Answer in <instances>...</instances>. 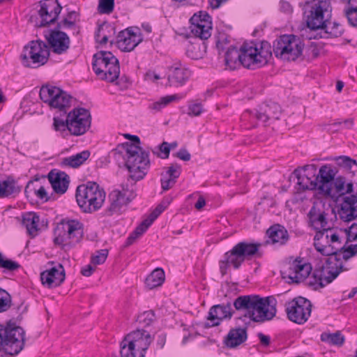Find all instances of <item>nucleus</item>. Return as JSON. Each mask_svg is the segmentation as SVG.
<instances>
[{"mask_svg":"<svg viewBox=\"0 0 357 357\" xmlns=\"http://www.w3.org/2000/svg\"><path fill=\"white\" fill-rule=\"evenodd\" d=\"M119 166H126L132 180L139 181L147 173L150 167L149 153L139 145L125 142L111 151Z\"/></svg>","mask_w":357,"mask_h":357,"instance_id":"1","label":"nucleus"},{"mask_svg":"<svg viewBox=\"0 0 357 357\" xmlns=\"http://www.w3.org/2000/svg\"><path fill=\"white\" fill-rule=\"evenodd\" d=\"M269 297L259 295H243L237 297L233 305L238 311H245V317L255 322H263L273 319L276 313L275 307L271 305Z\"/></svg>","mask_w":357,"mask_h":357,"instance_id":"2","label":"nucleus"},{"mask_svg":"<svg viewBox=\"0 0 357 357\" xmlns=\"http://www.w3.org/2000/svg\"><path fill=\"white\" fill-rule=\"evenodd\" d=\"M259 243L241 241L236 243L230 250L226 252L223 258L219 261L220 272L222 276L227 273L228 269L232 267L235 270L241 268L244 261L251 260L254 257H261Z\"/></svg>","mask_w":357,"mask_h":357,"instance_id":"3","label":"nucleus"},{"mask_svg":"<svg viewBox=\"0 0 357 357\" xmlns=\"http://www.w3.org/2000/svg\"><path fill=\"white\" fill-rule=\"evenodd\" d=\"M324 262L315 265L307 284L313 289L317 290L331 283L342 272L349 270L344 264V260L336 257L327 256Z\"/></svg>","mask_w":357,"mask_h":357,"instance_id":"4","label":"nucleus"},{"mask_svg":"<svg viewBox=\"0 0 357 357\" xmlns=\"http://www.w3.org/2000/svg\"><path fill=\"white\" fill-rule=\"evenodd\" d=\"M341 230L337 228L328 227L326 229L317 231L314 236V246L317 252L323 256L342 258L347 250L349 241L342 243L340 236Z\"/></svg>","mask_w":357,"mask_h":357,"instance_id":"5","label":"nucleus"},{"mask_svg":"<svg viewBox=\"0 0 357 357\" xmlns=\"http://www.w3.org/2000/svg\"><path fill=\"white\" fill-rule=\"evenodd\" d=\"M103 188L93 181L79 185L76 189V201L84 213H92L98 211L105 200Z\"/></svg>","mask_w":357,"mask_h":357,"instance_id":"6","label":"nucleus"},{"mask_svg":"<svg viewBox=\"0 0 357 357\" xmlns=\"http://www.w3.org/2000/svg\"><path fill=\"white\" fill-rule=\"evenodd\" d=\"M271 46L267 42L257 44L254 41L244 43L241 47V65L255 70L265 66L272 56Z\"/></svg>","mask_w":357,"mask_h":357,"instance_id":"7","label":"nucleus"},{"mask_svg":"<svg viewBox=\"0 0 357 357\" xmlns=\"http://www.w3.org/2000/svg\"><path fill=\"white\" fill-rule=\"evenodd\" d=\"M83 224L77 220L63 219L54 229V243L63 248H70L83 236Z\"/></svg>","mask_w":357,"mask_h":357,"instance_id":"8","label":"nucleus"},{"mask_svg":"<svg viewBox=\"0 0 357 357\" xmlns=\"http://www.w3.org/2000/svg\"><path fill=\"white\" fill-rule=\"evenodd\" d=\"M92 68L96 75L107 82H114L119 77V62L111 52L96 53L93 56Z\"/></svg>","mask_w":357,"mask_h":357,"instance_id":"9","label":"nucleus"},{"mask_svg":"<svg viewBox=\"0 0 357 357\" xmlns=\"http://www.w3.org/2000/svg\"><path fill=\"white\" fill-rule=\"evenodd\" d=\"M304 43L301 38L293 34H284L275 39L273 52L277 58L287 61H295L301 56Z\"/></svg>","mask_w":357,"mask_h":357,"instance_id":"10","label":"nucleus"},{"mask_svg":"<svg viewBox=\"0 0 357 357\" xmlns=\"http://www.w3.org/2000/svg\"><path fill=\"white\" fill-rule=\"evenodd\" d=\"M24 345V331L22 328L0 325V353L3 351L6 354L17 355L22 350Z\"/></svg>","mask_w":357,"mask_h":357,"instance_id":"11","label":"nucleus"},{"mask_svg":"<svg viewBox=\"0 0 357 357\" xmlns=\"http://www.w3.org/2000/svg\"><path fill=\"white\" fill-rule=\"evenodd\" d=\"M331 12L328 0H313L307 2L304 8V15L308 28L312 30L321 29Z\"/></svg>","mask_w":357,"mask_h":357,"instance_id":"12","label":"nucleus"},{"mask_svg":"<svg viewBox=\"0 0 357 357\" xmlns=\"http://www.w3.org/2000/svg\"><path fill=\"white\" fill-rule=\"evenodd\" d=\"M50 56V47L42 40H31L23 48L21 54L22 64L36 68L45 64Z\"/></svg>","mask_w":357,"mask_h":357,"instance_id":"13","label":"nucleus"},{"mask_svg":"<svg viewBox=\"0 0 357 357\" xmlns=\"http://www.w3.org/2000/svg\"><path fill=\"white\" fill-rule=\"evenodd\" d=\"M40 9L36 16L31 15L30 20L36 27H44L54 23L60 14L62 6L58 0L39 1Z\"/></svg>","mask_w":357,"mask_h":357,"instance_id":"14","label":"nucleus"},{"mask_svg":"<svg viewBox=\"0 0 357 357\" xmlns=\"http://www.w3.org/2000/svg\"><path fill=\"white\" fill-rule=\"evenodd\" d=\"M312 312L310 301L303 297H298L286 304L288 319L298 324H303L309 319Z\"/></svg>","mask_w":357,"mask_h":357,"instance_id":"15","label":"nucleus"},{"mask_svg":"<svg viewBox=\"0 0 357 357\" xmlns=\"http://www.w3.org/2000/svg\"><path fill=\"white\" fill-rule=\"evenodd\" d=\"M136 194L128 189L114 190L109 195V206L105 209L106 216L119 215L125 207L135 197Z\"/></svg>","mask_w":357,"mask_h":357,"instance_id":"16","label":"nucleus"},{"mask_svg":"<svg viewBox=\"0 0 357 357\" xmlns=\"http://www.w3.org/2000/svg\"><path fill=\"white\" fill-rule=\"evenodd\" d=\"M69 121L68 131L71 135L79 136L84 134L90 128L91 116L88 109L75 108L68 114Z\"/></svg>","mask_w":357,"mask_h":357,"instance_id":"17","label":"nucleus"},{"mask_svg":"<svg viewBox=\"0 0 357 357\" xmlns=\"http://www.w3.org/2000/svg\"><path fill=\"white\" fill-rule=\"evenodd\" d=\"M317 170V165L314 164L306 165L294 169L293 174L297 178V185L300 190L318 189L319 183L316 179Z\"/></svg>","mask_w":357,"mask_h":357,"instance_id":"18","label":"nucleus"},{"mask_svg":"<svg viewBox=\"0 0 357 357\" xmlns=\"http://www.w3.org/2000/svg\"><path fill=\"white\" fill-rule=\"evenodd\" d=\"M234 313L230 302L213 305L209 310L207 317L208 322L206 324V326H219L224 319H230Z\"/></svg>","mask_w":357,"mask_h":357,"instance_id":"19","label":"nucleus"},{"mask_svg":"<svg viewBox=\"0 0 357 357\" xmlns=\"http://www.w3.org/2000/svg\"><path fill=\"white\" fill-rule=\"evenodd\" d=\"M45 38L52 52L57 54L67 52L70 48V40L66 33L58 29H51Z\"/></svg>","mask_w":357,"mask_h":357,"instance_id":"20","label":"nucleus"},{"mask_svg":"<svg viewBox=\"0 0 357 357\" xmlns=\"http://www.w3.org/2000/svg\"><path fill=\"white\" fill-rule=\"evenodd\" d=\"M312 270L310 263L304 262L302 259H295L285 271L284 277H287L292 282L299 283L309 277Z\"/></svg>","mask_w":357,"mask_h":357,"instance_id":"21","label":"nucleus"},{"mask_svg":"<svg viewBox=\"0 0 357 357\" xmlns=\"http://www.w3.org/2000/svg\"><path fill=\"white\" fill-rule=\"evenodd\" d=\"M337 171L335 167L330 164L322 165L316 173V179L318 184V190L324 193L331 192V183L334 180Z\"/></svg>","mask_w":357,"mask_h":357,"instance_id":"22","label":"nucleus"},{"mask_svg":"<svg viewBox=\"0 0 357 357\" xmlns=\"http://www.w3.org/2000/svg\"><path fill=\"white\" fill-rule=\"evenodd\" d=\"M163 205H158L149 216L144 220L130 234L125 243V246L131 245L138 238H139L147 229L153 224L155 220L165 211Z\"/></svg>","mask_w":357,"mask_h":357,"instance_id":"23","label":"nucleus"},{"mask_svg":"<svg viewBox=\"0 0 357 357\" xmlns=\"http://www.w3.org/2000/svg\"><path fill=\"white\" fill-rule=\"evenodd\" d=\"M65 270L61 264L45 270L40 273V280L43 285L48 288L61 285L65 280Z\"/></svg>","mask_w":357,"mask_h":357,"instance_id":"24","label":"nucleus"},{"mask_svg":"<svg viewBox=\"0 0 357 357\" xmlns=\"http://www.w3.org/2000/svg\"><path fill=\"white\" fill-rule=\"evenodd\" d=\"M125 337L131 342V345L145 356V352L153 340L150 333L144 329H137L128 333Z\"/></svg>","mask_w":357,"mask_h":357,"instance_id":"25","label":"nucleus"},{"mask_svg":"<svg viewBox=\"0 0 357 357\" xmlns=\"http://www.w3.org/2000/svg\"><path fill=\"white\" fill-rule=\"evenodd\" d=\"M191 71L185 65L178 61L169 68L168 82L170 86H183L188 80Z\"/></svg>","mask_w":357,"mask_h":357,"instance_id":"26","label":"nucleus"},{"mask_svg":"<svg viewBox=\"0 0 357 357\" xmlns=\"http://www.w3.org/2000/svg\"><path fill=\"white\" fill-rule=\"evenodd\" d=\"M142 40L140 35L126 29L119 33L116 37L117 47L123 52L132 51Z\"/></svg>","mask_w":357,"mask_h":357,"instance_id":"27","label":"nucleus"},{"mask_svg":"<svg viewBox=\"0 0 357 357\" xmlns=\"http://www.w3.org/2000/svg\"><path fill=\"white\" fill-rule=\"evenodd\" d=\"M281 107L276 102L264 103L255 114V117L264 123L280 119Z\"/></svg>","mask_w":357,"mask_h":357,"instance_id":"28","label":"nucleus"},{"mask_svg":"<svg viewBox=\"0 0 357 357\" xmlns=\"http://www.w3.org/2000/svg\"><path fill=\"white\" fill-rule=\"evenodd\" d=\"M47 178L56 193L63 195L67 191L70 178L66 172L53 169L49 172Z\"/></svg>","mask_w":357,"mask_h":357,"instance_id":"29","label":"nucleus"},{"mask_svg":"<svg viewBox=\"0 0 357 357\" xmlns=\"http://www.w3.org/2000/svg\"><path fill=\"white\" fill-rule=\"evenodd\" d=\"M353 188L352 182L347 183L345 177L337 176L335 177L331 183V192L324 193V195L333 199H337L342 196L351 193L354 190Z\"/></svg>","mask_w":357,"mask_h":357,"instance_id":"30","label":"nucleus"},{"mask_svg":"<svg viewBox=\"0 0 357 357\" xmlns=\"http://www.w3.org/2000/svg\"><path fill=\"white\" fill-rule=\"evenodd\" d=\"M338 214L342 220L350 222L357 218V195L345 197Z\"/></svg>","mask_w":357,"mask_h":357,"instance_id":"31","label":"nucleus"},{"mask_svg":"<svg viewBox=\"0 0 357 357\" xmlns=\"http://www.w3.org/2000/svg\"><path fill=\"white\" fill-rule=\"evenodd\" d=\"M21 190L22 186L13 176H8L5 180L0 181V198L15 197Z\"/></svg>","mask_w":357,"mask_h":357,"instance_id":"32","label":"nucleus"},{"mask_svg":"<svg viewBox=\"0 0 357 357\" xmlns=\"http://www.w3.org/2000/svg\"><path fill=\"white\" fill-rule=\"evenodd\" d=\"M308 217L311 226L315 230L321 231L329 227L326 219V213L314 206L310 208Z\"/></svg>","mask_w":357,"mask_h":357,"instance_id":"33","label":"nucleus"},{"mask_svg":"<svg viewBox=\"0 0 357 357\" xmlns=\"http://www.w3.org/2000/svg\"><path fill=\"white\" fill-rule=\"evenodd\" d=\"M246 339V328H237L229 331L224 342L227 347L234 348L243 343Z\"/></svg>","mask_w":357,"mask_h":357,"instance_id":"34","label":"nucleus"},{"mask_svg":"<svg viewBox=\"0 0 357 357\" xmlns=\"http://www.w3.org/2000/svg\"><path fill=\"white\" fill-rule=\"evenodd\" d=\"M266 234L272 243L284 245L289 239V234L287 229L280 225L271 226L266 231Z\"/></svg>","mask_w":357,"mask_h":357,"instance_id":"35","label":"nucleus"},{"mask_svg":"<svg viewBox=\"0 0 357 357\" xmlns=\"http://www.w3.org/2000/svg\"><path fill=\"white\" fill-rule=\"evenodd\" d=\"M116 33L115 26L111 24L104 22L100 25L95 33V40L100 44H106L113 38Z\"/></svg>","mask_w":357,"mask_h":357,"instance_id":"36","label":"nucleus"},{"mask_svg":"<svg viewBox=\"0 0 357 357\" xmlns=\"http://www.w3.org/2000/svg\"><path fill=\"white\" fill-rule=\"evenodd\" d=\"M39 216L33 212L27 213L22 217V224L29 236H35L38 230Z\"/></svg>","mask_w":357,"mask_h":357,"instance_id":"37","label":"nucleus"},{"mask_svg":"<svg viewBox=\"0 0 357 357\" xmlns=\"http://www.w3.org/2000/svg\"><path fill=\"white\" fill-rule=\"evenodd\" d=\"M91 153L88 150L83 151L75 155L63 158L61 165L77 168L81 166L89 158Z\"/></svg>","mask_w":357,"mask_h":357,"instance_id":"38","label":"nucleus"},{"mask_svg":"<svg viewBox=\"0 0 357 357\" xmlns=\"http://www.w3.org/2000/svg\"><path fill=\"white\" fill-rule=\"evenodd\" d=\"M241 51L237 50L234 45H230L227 50L225 55V65L231 70L236 68L237 65H241Z\"/></svg>","mask_w":357,"mask_h":357,"instance_id":"39","label":"nucleus"},{"mask_svg":"<svg viewBox=\"0 0 357 357\" xmlns=\"http://www.w3.org/2000/svg\"><path fill=\"white\" fill-rule=\"evenodd\" d=\"M165 280V272L162 268H157L146 278L145 284L149 289L160 287Z\"/></svg>","mask_w":357,"mask_h":357,"instance_id":"40","label":"nucleus"},{"mask_svg":"<svg viewBox=\"0 0 357 357\" xmlns=\"http://www.w3.org/2000/svg\"><path fill=\"white\" fill-rule=\"evenodd\" d=\"M59 98L54 97L48 105L50 107L58 109L66 113V109L70 107L72 96L61 89V93L59 94Z\"/></svg>","mask_w":357,"mask_h":357,"instance_id":"41","label":"nucleus"},{"mask_svg":"<svg viewBox=\"0 0 357 357\" xmlns=\"http://www.w3.org/2000/svg\"><path fill=\"white\" fill-rule=\"evenodd\" d=\"M61 93V89L59 87L51 86V85H45L43 86L40 90V98L45 102L50 104V102L52 99H54V97L59 98V94Z\"/></svg>","mask_w":357,"mask_h":357,"instance_id":"42","label":"nucleus"},{"mask_svg":"<svg viewBox=\"0 0 357 357\" xmlns=\"http://www.w3.org/2000/svg\"><path fill=\"white\" fill-rule=\"evenodd\" d=\"M120 354L121 357H144L142 351L136 350V348L131 345V342L126 337L120 344Z\"/></svg>","mask_w":357,"mask_h":357,"instance_id":"43","label":"nucleus"},{"mask_svg":"<svg viewBox=\"0 0 357 357\" xmlns=\"http://www.w3.org/2000/svg\"><path fill=\"white\" fill-rule=\"evenodd\" d=\"M190 28L192 34L202 40H207L211 36L212 26H208V24L205 26L199 24H190Z\"/></svg>","mask_w":357,"mask_h":357,"instance_id":"44","label":"nucleus"},{"mask_svg":"<svg viewBox=\"0 0 357 357\" xmlns=\"http://www.w3.org/2000/svg\"><path fill=\"white\" fill-rule=\"evenodd\" d=\"M321 29L324 30L325 33L328 34L330 37H339L343 33V29L340 24L335 22H332L328 19H327Z\"/></svg>","mask_w":357,"mask_h":357,"instance_id":"45","label":"nucleus"},{"mask_svg":"<svg viewBox=\"0 0 357 357\" xmlns=\"http://www.w3.org/2000/svg\"><path fill=\"white\" fill-rule=\"evenodd\" d=\"M321 340L330 344L342 346L344 342V337L340 331L334 333H323L321 335Z\"/></svg>","mask_w":357,"mask_h":357,"instance_id":"46","label":"nucleus"},{"mask_svg":"<svg viewBox=\"0 0 357 357\" xmlns=\"http://www.w3.org/2000/svg\"><path fill=\"white\" fill-rule=\"evenodd\" d=\"M354 125L353 119H347L343 121H336L333 123L324 124L323 126L324 129L328 132H336L342 129H350Z\"/></svg>","mask_w":357,"mask_h":357,"instance_id":"47","label":"nucleus"},{"mask_svg":"<svg viewBox=\"0 0 357 357\" xmlns=\"http://www.w3.org/2000/svg\"><path fill=\"white\" fill-rule=\"evenodd\" d=\"M46 182L47 178L45 176H38L36 175L33 178V179L30 180L24 189V193L27 198L31 197L32 192H33L36 189L38 188V186L40 185V183Z\"/></svg>","mask_w":357,"mask_h":357,"instance_id":"48","label":"nucleus"},{"mask_svg":"<svg viewBox=\"0 0 357 357\" xmlns=\"http://www.w3.org/2000/svg\"><path fill=\"white\" fill-rule=\"evenodd\" d=\"M190 22L204 26L208 24V26H212L211 17L206 11H200L198 14L195 13L190 19Z\"/></svg>","mask_w":357,"mask_h":357,"instance_id":"49","label":"nucleus"},{"mask_svg":"<svg viewBox=\"0 0 357 357\" xmlns=\"http://www.w3.org/2000/svg\"><path fill=\"white\" fill-rule=\"evenodd\" d=\"M178 98H179L177 95L166 96L160 98L159 100L149 105V108L156 112H159L169 103L178 100Z\"/></svg>","mask_w":357,"mask_h":357,"instance_id":"50","label":"nucleus"},{"mask_svg":"<svg viewBox=\"0 0 357 357\" xmlns=\"http://www.w3.org/2000/svg\"><path fill=\"white\" fill-rule=\"evenodd\" d=\"M20 268V264L11 259H7L3 257V254L0 252V268L6 271H15Z\"/></svg>","mask_w":357,"mask_h":357,"instance_id":"51","label":"nucleus"},{"mask_svg":"<svg viewBox=\"0 0 357 357\" xmlns=\"http://www.w3.org/2000/svg\"><path fill=\"white\" fill-rule=\"evenodd\" d=\"M335 160L338 166L344 168L347 171H352L354 167H356V168H357L356 160L351 159L349 156L341 155L337 157Z\"/></svg>","mask_w":357,"mask_h":357,"instance_id":"52","label":"nucleus"},{"mask_svg":"<svg viewBox=\"0 0 357 357\" xmlns=\"http://www.w3.org/2000/svg\"><path fill=\"white\" fill-rule=\"evenodd\" d=\"M155 319V313L153 310L145 311L137 317V321L144 326H149Z\"/></svg>","mask_w":357,"mask_h":357,"instance_id":"53","label":"nucleus"},{"mask_svg":"<svg viewBox=\"0 0 357 357\" xmlns=\"http://www.w3.org/2000/svg\"><path fill=\"white\" fill-rule=\"evenodd\" d=\"M53 121V128L55 131L61 132V134L63 132L67 133L69 128V121L68 117L66 121H63L59 117H54Z\"/></svg>","mask_w":357,"mask_h":357,"instance_id":"54","label":"nucleus"},{"mask_svg":"<svg viewBox=\"0 0 357 357\" xmlns=\"http://www.w3.org/2000/svg\"><path fill=\"white\" fill-rule=\"evenodd\" d=\"M11 304L10 296L4 289L0 288V312L10 308Z\"/></svg>","mask_w":357,"mask_h":357,"instance_id":"55","label":"nucleus"},{"mask_svg":"<svg viewBox=\"0 0 357 357\" xmlns=\"http://www.w3.org/2000/svg\"><path fill=\"white\" fill-rule=\"evenodd\" d=\"M114 0H99L98 10L100 13L109 14L114 10Z\"/></svg>","mask_w":357,"mask_h":357,"instance_id":"56","label":"nucleus"},{"mask_svg":"<svg viewBox=\"0 0 357 357\" xmlns=\"http://www.w3.org/2000/svg\"><path fill=\"white\" fill-rule=\"evenodd\" d=\"M108 250L102 249L96 251V254L91 257V263L94 265L102 264L107 259Z\"/></svg>","mask_w":357,"mask_h":357,"instance_id":"57","label":"nucleus"},{"mask_svg":"<svg viewBox=\"0 0 357 357\" xmlns=\"http://www.w3.org/2000/svg\"><path fill=\"white\" fill-rule=\"evenodd\" d=\"M229 37L225 33H220L216 40V47L218 50V53L220 54L225 50H227L229 47Z\"/></svg>","mask_w":357,"mask_h":357,"instance_id":"58","label":"nucleus"},{"mask_svg":"<svg viewBox=\"0 0 357 357\" xmlns=\"http://www.w3.org/2000/svg\"><path fill=\"white\" fill-rule=\"evenodd\" d=\"M181 172V165L177 163H174L168 167V169L163 175L165 176L166 177L174 178V180L176 181V178L179 177Z\"/></svg>","mask_w":357,"mask_h":357,"instance_id":"59","label":"nucleus"},{"mask_svg":"<svg viewBox=\"0 0 357 357\" xmlns=\"http://www.w3.org/2000/svg\"><path fill=\"white\" fill-rule=\"evenodd\" d=\"M54 29H58L59 30L73 29V30L77 31V33L79 31L77 30V26L76 25V23L73 22L70 20H68L66 18H63L62 20L57 22L56 26Z\"/></svg>","mask_w":357,"mask_h":357,"instance_id":"60","label":"nucleus"},{"mask_svg":"<svg viewBox=\"0 0 357 357\" xmlns=\"http://www.w3.org/2000/svg\"><path fill=\"white\" fill-rule=\"evenodd\" d=\"M203 112V107L201 103L195 102L188 105V114L190 116H198Z\"/></svg>","mask_w":357,"mask_h":357,"instance_id":"61","label":"nucleus"},{"mask_svg":"<svg viewBox=\"0 0 357 357\" xmlns=\"http://www.w3.org/2000/svg\"><path fill=\"white\" fill-rule=\"evenodd\" d=\"M357 255V244L349 245L347 250H344V254L342 255V259L347 261L351 257Z\"/></svg>","mask_w":357,"mask_h":357,"instance_id":"62","label":"nucleus"},{"mask_svg":"<svg viewBox=\"0 0 357 357\" xmlns=\"http://www.w3.org/2000/svg\"><path fill=\"white\" fill-rule=\"evenodd\" d=\"M344 231L347 234V241H354L357 240V224L353 223L349 228L345 229Z\"/></svg>","mask_w":357,"mask_h":357,"instance_id":"63","label":"nucleus"},{"mask_svg":"<svg viewBox=\"0 0 357 357\" xmlns=\"http://www.w3.org/2000/svg\"><path fill=\"white\" fill-rule=\"evenodd\" d=\"M160 182L163 190H168L174 185L176 181L174 180V178L166 177L165 176L162 174Z\"/></svg>","mask_w":357,"mask_h":357,"instance_id":"64","label":"nucleus"}]
</instances>
